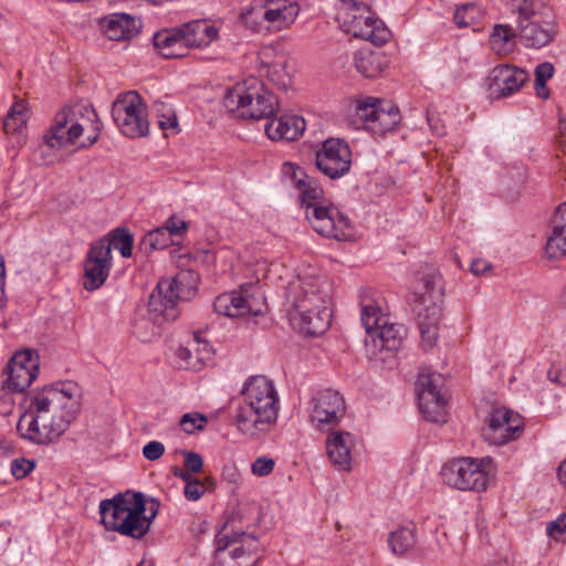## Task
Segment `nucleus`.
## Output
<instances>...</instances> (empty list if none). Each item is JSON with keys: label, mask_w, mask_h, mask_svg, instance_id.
Wrapping results in <instances>:
<instances>
[{"label": "nucleus", "mask_w": 566, "mask_h": 566, "mask_svg": "<svg viewBox=\"0 0 566 566\" xmlns=\"http://www.w3.org/2000/svg\"><path fill=\"white\" fill-rule=\"evenodd\" d=\"M285 300L292 323L301 333H325L332 317V287L328 280L311 266L300 268L287 282Z\"/></svg>", "instance_id": "1"}, {"label": "nucleus", "mask_w": 566, "mask_h": 566, "mask_svg": "<svg viewBox=\"0 0 566 566\" xmlns=\"http://www.w3.org/2000/svg\"><path fill=\"white\" fill-rule=\"evenodd\" d=\"M279 412L280 396L273 380L263 375L249 377L234 411L238 431L250 440H259L273 430Z\"/></svg>", "instance_id": "2"}, {"label": "nucleus", "mask_w": 566, "mask_h": 566, "mask_svg": "<svg viewBox=\"0 0 566 566\" xmlns=\"http://www.w3.org/2000/svg\"><path fill=\"white\" fill-rule=\"evenodd\" d=\"M283 172L290 184L300 191L306 219L318 234L338 241H348L354 238L349 219L337 207L322 205L324 191L315 180L291 163L283 165Z\"/></svg>", "instance_id": "3"}, {"label": "nucleus", "mask_w": 566, "mask_h": 566, "mask_svg": "<svg viewBox=\"0 0 566 566\" xmlns=\"http://www.w3.org/2000/svg\"><path fill=\"white\" fill-rule=\"evenodd\" d=\"M80 397L72 381H56L38 390V444L60 439L80 410Z\"/></svg>", "instance_id": "4"}, {"label": "nucleus", "mask_w": 566, "mask_h": 566, "mask_svg": "<svg viewBox=\"0 0 566 566\" xmlns=\"http://www.w3.org/2000/svg\"><path fill=\"white\" fill-rule=\"evenodd\" d=\"M199 282L195 271H180L175 277L163 279L150 294L147 316L135 327V334L143 342H150L159 335L160 327L175 321L178 315L177 301L190 297Z\"/></svg>", "instance_id": "5"}, {"label": "nucleus", "mask_w": 566, "mask_h": 566, "mask_svg": "<svg viewBox=\"0 0 566 566\" xmlns=\"http://www.w3.org/2000/svg\"><path fill=\"white\" fill-rule=\"evenodd\" d=\"M49 129L70 147L85 149L98 140L102 122L92 105L76 102L59 109Z\"/></svg>", "instance_id": "6"}, {"label": "nucleus", "mask_w": 566, "mask_h": 566, "mask_svg": "<svg viewBox=\"0 0 566 566\" xmlns=\"http://www.w3.org/2000/svg\"><path fill=\"white\" fill-rule=\"evenodd\" d=\"M145 511L144 497L138 493L127 492L99 504L104 526L135 539L142 538L149 531L150 518L146 517Z\"/></svg>", "instance_id": "7"}, {"label": "nucleus", "mask_w": 566, "mask_h": 566, "mask_svg": "<svg viewBox=\"0 0 566 566\" xmlns=\"http://www.w3.org/2000/svg\"><path fill=\"white\" fill-rule=\"evenodd\" d=\"M223 104L229 112L253 119L271 118L279 108L277 97L255 77H248L230 88Z\"/></svg>", "instance_id": "8"}, {"label": "nucleus", "mask_w": 566, "mask_h": 566, "mask_svg": "<svg viewBox=\"0 0 566 566\" xmlns=\"http://www.w3.org/2000/svg\"><path fill=\"white\" fill-rule=\"evenodd\" d=\"M442 302L443 291L440 279L436 275L422 277L416 287L413 311L418 317L421 344L424 349L432 348L438 339Z\"/></svg>", "instance_id": "9"}, {"label": "nucleus", "mask_w": 566, "mask_h": 566, "mask_svg": "<svg viewBox=\"0 0 566 566\" xmlns=\"http://www.w3.org/2000/svg\"><path fill=\"white\" fill-rule=\"evenodd\" d=\"M259 553L260 543L255 536L223 530L216 536L213 566H255Z\"/></svg>", "instance_id": "10"}, {"label": "nucleus", "mask_w": 566, "mask_h": 566, "mask_svg": "<svg viewBox=\"0 0 566 566\" xmlns=\"http://www.w3.org/2000/svg\"><path fill=\"white\" fill-rule=\"evenodd\" d=\"M488 459L458 458L447 462L441 470L443 482L457 490L483 492L491 478Z\"/></svg>", "instance_id": "11"}, {"label": "nucleus", "mask_w": 566, "mask_h": 566, "mask_svg": "<svg viewBox=\"0 0 566 566\" xmlns=\"http://www.w3.org/2000/svg\"><path fill=\"white\" fill-rule=\"evenodd\" d=\"M300 13V6L294 0H265L251 4L240 13L247 25L265 24L266 29L281 31L291 27Z\"/></svg>", "instance_id": "12"}, {"label": "nucleus", "mask_w": 566, "mask_h": 566, "mask_svg": "<svg viewBox=\"0 0 566 566\" xmlns=\"http://www.w3.org/2000/svg\"><path fill=\"white\" fill-rule=\"evenodd\" d=\"M112 116L125 136L138 138L148 135L149 122L146 106L138 93L130 91L119 95L113 102Z\"/></svg>", "instance_id": "13"}, {"label": "nucleus", "mask_w": 566, "mask_h": 566, "mask_svg": "<svg viewBox=\"0 0 566 566\" xmlns=\"http://www.w3.org/2000/svg\"><path fill=\"white\" fill-rule=\"evenodd\" d=\"M418 405L424 418L431 422H446L448 399L440 374L423 369L416 381Z\"/></svg>", "instance_id": "14"}, {"label": "nucleus", "mask_w": 566, "mask_h": 566, "mask_svg": "<svg viewBox=\"0 0 566 566\" xmlns=\"http://www.w3.org/2000/svg\"><path fill=\"white\" fill-rule=\"evenodd\" d=\"M350 107L360 118L363 127L375 135L392 130L400 120L399 111L395 105L374 97L356 98Z\"/></svg>", "instance_id": "15"}, {"label": "nucleus", "mask_w": 566, "mask_h": 566, "mask_svg": "<svg viewBox=\"0 0 566 566\" xmlns=\"http://www.w3.org/2000/svg\"><path fill=\"white\" fill-rule=\"evenodd\" d=\"M338 21L344 32L375 45H382L390 38V31L376 17L370 7L359 11L338 13Z\"/></svg>", "instance_id": "16"}, {"label": "nucleus", "mask_w": 566, "mask_h": 566, "mask_svg": "<svg viewBox=\"0 0 566 566\" xmlns=\"http://www.w3.org/2000/svg\"><path fill=\"white\" fill-rule=\"evenodd\" d=\"M216 313L227 317L237 318L244 316H258L265 310V303L261 295H258L256 287L248 284L238 291L222 293L216 297L213 303Z\"/></svg>", "instance_id": "17"}, {"label": "nucleus", "mask_w": 566, "mask_h": 566, "mask_svg": "<svg viewBox=\"0 0 566 566\" xmlns=\"http://www.w3.org/2000/svg\"><path fill=\"white\" fill-rule=\"evenodd\" d=\"M518 36L523 45L531 49H541L548 45L557 33L556 23L548 11H532L518 14Z\"/></svg>", "instance_id": "18"}, {"label": "nucleus", "mask_w": 566, "mask_h": 566, "mask_svg": "<svg viewBox=\"0 0 566 566\" xmlns=\"http://www.w3.org/2000/svg\"><path fill=\"white\" fill-rule=\"evenodd\" d=\"M112 268L111 244L101 239L91 244L84 261L83 287L86 291H96L102 287Z\"/></svg>", "instance_id": "19"}, {"label": "nucleus", "mask_w": 566, "mask_h": 566, "mask_svg": "<svg viewBox=\"0 0 566 566\" xmlns=\"http://www.w3.org/2000/svg\"><path fill=\"white\" fill-rule=\"evenodd\" d=\"M523 430L524 424L517 413L499 408L491 413L483 428V437L492 444L502 446L518 438Z\"/></svg>", "instance_id": "20"}, {"label": "nucleus", "mask_w": 566, "mask_h": 566, "mask_svg": "<svg viewBox=\"0 0 566 566\" xmlns=\"http://www.w3.org/2000/svg\"><path fill=\"white\" fill-rule=\"evenodd\" d=\"M317 168L332 179L348 172L352 164V153L348 145L339 139H327L316 153Z\"/></svg>", "instance_id": "21"}, {"label": "nucleus", "mask_w": 566, "mask_h": 566, "mask_svg": "<svg viewBox=\"0 0 566 566\" xmlns=\"http://www.w3.org/2000/svg\"><path fill=\"white\" fill-rule=\"evenodd\" d=\"M344 398L338 391L326 389L312 399L311 421L319 430L335 426L345 416Z\"/></svg>", "instance_id": "22"}, {"label": "nucleus", "mask_w": 566, "mask_h": 566, "mask_svg": "<svg viewBox=\"0 0 566 566\" xmlns=\"http://www.w3.org/2000/svg\"><path fill=\"white\" fill-rule=\"evenodd\" d=\"M32 349L18 350L6 364L3 388L11 392L24 391L35 379Z\"/></svg>", "instance_id": "23"}, {"label": "nucleus", "mask_w": 566, "mask_h": 566, "mask_svg": "<svg viewBox=\"0 0 566 566\" xmlns=\"http://www.w3.org/2000/svg\"><path fill=\"white\" fill-rule=\"evenodd\" d=\"M356 437L345 430L331 431L325 441V449L331 464L340 472H349L353 463V451Z\"/></svg>", "instance_id": "24"}, {"label": "nucleus", "mask_w": 566, "mask_h": 566, "mask_svg": "<svg viewBox=\"0 0 566 566\" xmlns=\"http://www.w3.org/2000/svg\"><path fill=\"white\" fill-rule=\"evenodd\" d=\"M527 73L513 65H499L489 76V90L496 97H506L517 92L526 82Z\"/></svg>", "instance_id": "25"}, {"label": "nucleus", "mask_w": 566, "mask_h": 566, "mask_svg": "<svg viewBox=\"0 0 566 566\" xmlns=\"http://www.w3.org/2000/svg\"><path fill=\"white\" fill-rule=\"evenodd\" d=\"M268 119L265 133L273 140H295L305 130V120L297 115L284 114Z\"/></svg>", "instance_id": "26"}, {"label": "nucleus", "mask_w": 566, "mask_h": 566, "mask_svg": "<svg viewBox=\"0 0 566 566\" xmlns=\"http://www.w3.org/2000/svg\"><path fill=\"white\" fill-rule=\"evenodd\" d=\"M103 34L112 41H124L138 33V25L134 17L126 13H113L98 22Z\"/></svg>", "instance_id": "27"}, {"label": "nucleus", "mask_w": 566, "mask_h": 566, "mask_svg": "<svg viewBox=\"0 0 566 566\" xmlns=\"http://www.w3.org/2000/svg\"><path fill=\"white\" fill-rule=\"evenodd\" d=\"M180 30L188 49L208 46L219 36V30L205 20H195L182 24Z\"/></svg>", "instance_id": "28"}, {"label": "nucleus", "mask_w": 566, "mask_h": 566, "mask_svg": "<svg viewBox=\"0 0 566 566\" xmlns=\"http://www.w3.org/2000/svg\"><path fill=\"white\" fill-rule=\"evenodd\" d=\"M69 148L70 146L62 140L61 136L48 129L42 136L39 165L50 167L64 161L72 153Z\"/></svg>", "instance_id": "29"}, {"label": "nucleus", "mask_w": 566, "mask_h": 566, "mask_svg": "<svg viewBox=\"0 0 566 566\" xmlns=\"http://www.w3.org/2000/svg\"><path fill=\"white\" fill-rule=\"evenodd\" d=\"M154 45L166 59L182 57L188 52L180 27L156 33Z\"/></svg>", "instance_id": "30"}, {"label": "nucleus", "mask_w": 566, "mask_h": 566, "mask_svg": "<svg viewBox=\"0 0 566 566\" xmlns=\"http://www.w3.org/2000/svg\"><path fill=\"white\" fill-rule=\"evenodd\" d=\"M272 49H265L261 53V61L264 69V75L277 88L286 90L292 84V71L290 70L289 61L284 55H279L272 63L265 60L270 57Z\"/></svg>", "instance_id": "31"}, {"label": "nucleus", "mask_w": 566, "mask_h": 566, "mask_svg": "<svg viewBox=\"0 0 566 566\" xmlns=\"http://www.w3.org/2000/svg\"><path fill=\"white\" fill-rule=\"evenodd\" d=\"M403 332L405 329L401 325L390 323L389 318H387L385 324L377 327L373 334L368 335V337L375 348L379 350L394 352L401 346Z\"/></svg>", "instance_id": "32"}, {"label": "nucleus", "mask_w": 566, "mask_h": 566, "mask_svg": "<svg viewBox=\"0 0 566 566\" xmlns=\"http://www.w3.org/2000/svg\"><path fill=\"white\" fill-rule=\"evenodd\" d=\"M360 307L361 323L368 335L373 334L381 324H385V321L388 318L380 297L364 295L361 296Z\"/></svg>", "instance_id": "33"}, {"label": "nucleus", "mask_w": 566, "mask_h": 566, "mask_svg": "<svg viewBox=\"0 0 566 566\" xmlns=\"http://www.w3.org/2000/svg\"><path fill=\"white\" fill-rule=\"evenodd\" d=\"M354 64L363 76L373 78L384 72L387 60L380 52L364 48L355 53Z\"/></svg>", "instance_id": "34"}, {"label": "nucleus", "mask_w": 566, "mask_h": 566, "mask_svg": "<svg viewBox=\"0 0 566 566\" xmlns=\"http://www.w3.org/2000/svg\"><path fill=\"white\" fill-rule=\"evenodd\" d=\"M416 543V526L412 524L398 526L396 530L390 532L388 536V545L391 552L396 555L407 554L413 548Z\"/></svg>", "instance_id": "35"}, {"label": "nucleus", "mask_w": 566, "mask_h": 566, "mask_svg": "<svg viewBox=\"0 0 566 566\" xmlns=\"http://www.w3.org/2000/svg\"><path fill=\"white\" fill-rule=\"evenodd\" d=\"M516 33L509 24H495L490 34V46L499 55H506L515 49Z\"/></svg>", "instance_id": "36"}, {"label": "nucleus", "mask_w": 566, "mask_h": 566, "mask_svg": "<svg viewBox=\"0 0 566 566\" xmlns=\"http://www.w3.org/2000/svg\"><path fill=\"white\" fill-rule=\"evenodd\" d=\"M211 350L207 346L203 345V348L200 350L196 349V353L189 348L179 346L176 350V357L178 359V365L185 369L199 370L206 364V360L210 359Z\"/></svg>", "instance_id": "37"}, {"label": "nucleus", "mask_w": 566, "mask_h": 566, "mask_svg": "<svg viewBox=\"0 0 566 566\" xmlns=\"http://www.w3.org/2000/svg\"><path fill=\"white\" fill-rule=\"evenodd\" d=\"M29 113L23 102L14 103L3 122L4 132L7 134H22L29 118Z\"/></svg>", "instance_id": "38"}, {"label": "nucleus", "mask_w": 566, "mask_h": 566, "mask_svg": "<svg viewBox=\"0 0 566 566\" xmlns=\"http://www.w3.org/2000/svg\"><path fill=\"white\" fill-rule=\"evenodd\" d=\"M27 405L25 411L21 415L17 430L20 436L24 439H28L32 442L35 441V411L33 408L35 407V396L28 395L24 399Z\"/></svg>", "instance_id": "39"}, {"label": "nucleus", "mask_w": 566, "mask_h": 566, "mask_svg": "<svg viewBox=\"0 0 566 566\" xmlns=\"http://www.w3.org/2000/svg\"><path fill=\"white\" fill-rule=\"evenodd\" d=\"M172 243L168 231L160 227L149 231L140 242V250L149 254L156 250H163Z\"/></svg>", "instance_id": "40"}, {"label": "nucleus", "mask_w": 566, "mask_h": 566, "mask_svg": "<svg viewBox=\"0 0 566 566\" xmlns=\"http://www.w3.org/2000/svg\"><path fill=\"white\" fill-rule=\"evenodd\" d=\"M545 255L548 260L557 261L566 258V232L552 229L545 245Z\"/></svg>", "instance_id": "41"}, {"label": "nucleus", "mask_w": 566, "mask_h": 566, "mask_svg": "<svg viewBox=\"0 0 566 566\" xmlns=\"http://www.w3.org/2000/svg\"><path fill=\"white\" fill-rule=\"evenodd\" d=\"M111 244V250H118L124 258H129L133 251L134 238L126 229H115L109 238H105Z\"/></svg>", "instance_id": "42"}, {"label": "nucleus", "mask_w": 566, "mask_h": 566, "mask_svg": "<svg viewBox=\"0 0 566 566\" xmlns=\"http://www.w3.org/2000/svg\"><path fill=\"white\" fill-rule=\"evenodd\" d=\"M554 65L549 62L541 63L535 69V91L538 97L547 98L549 96V90L546 86V82L554 75Z\"/></svg>", "instance_id": "43"}, {"label": "nucleus", "mask_w": 566, "mask_h": 566, "mask_svg": "<svg viewBox=\"0 0 566 566\" xmlns=\"http://www.w3.org/2000/svg\"><path fill=\"white\" fill-rule=\"evenodd\" d=\"M207 484L213 485L212 478H206L205 481L195 479L192 482L185 484L184 495L188 501H198L207 491Z\"/></svg>", "instance_id": "44"}, {"label": "nucleus", "mask_w": 566, "mask_h": 566, "mask_svg": "<svg viewBox=\"0 0 566 566\" xmlns=\"http://www.w3.org/2000/svg\"><path fill=\"white\" fill-rule=\"evenodd\" d=\"M207 418L198 412L186 413L181 417L179 424L182 430L187 433H193L196 431H201L205 429L207 424Z\"/></svg>", "instance_id": "45"}, {"label": "nucleus", "mask_w": 566, "mask_h": 566, "mask_svg": "<svg viewBox=\"0 0 566 566\" xmlns=\"http://www.w3.org/2000/svg\"><path fill=\"white\" fill-rule=\"evenodd\" d=\"M158 113V125L163 130L172 129L177 130L178 120L174 109L165 105L164 103H158L157 105Z\"/></svg>", "instance_id": "46"}, {"label": "nucleus", "mask_w": 566, "mask_h": 566, "mask_svg": "<svg viewBox=\"0 0 566 566\" xmlns=\"http://www.w3.org/2000/svg\"><path fill=\"white\" fill-rule=\"evenodd\" d=\"M478 8L468 3L457 9L454 13V22L459 28H467L475 22L478 17Z\"/></svg>", "instance_id": "47"}, {"label": "nucleus", "mask_w": 566, "mask_h": 566, "mask_svg": "<svg viewBox=\"0 0 566 566\" xmlns=\"http://www.w3.org/2000/svg\"><path fill=\"white\" fill-rule=\"evenodd\" d=\"M547 535L560 542H566V514H560L556 520L547 523Z\"/></svg>", "instance_id": "48"}, {"label": "nucleus", "mask_w": 566, "mask_h": 566, "mask_svg": "<svg viewBox=\"0 0 566 566\" xmlns=\"http://www.w3.org/2000/svg\"><path fill=\"white\" fill-rule=\"evenodd\" d=\"M35 467V462L31 460H27L24 458L14 459L11 462V473L12 475L20 480L23 479L30 473Z\"/></svg>", "instance_id": "49"}, {"label": "nucleus", "mask_w": 566, "mask_h": 566, "mask_svg": "<svg viewBox=\"0 0 566 566\" xmlns=\"http://www.w3.org/2000/svg\"><path fill=\"white\" fill-rule=\"evenodd\" d=\"M275 462L271 458L260 457L251 465V471L256 476H266L272 473Z\"/></svg>", "instance_id": "50"}, {"label": "nucleus", "mask_w": 566, "mask_h": 566, "mask_svg": "<svg viewBox=\"0 0 566 566\" xmlns=\"http://www.w3.org/2000/svg\"><path fill=\"white\" fill-rule=\"evenodd\" d=\"M143 457L148 461H156L165 453V446L156 440L149 441L143 447Z\"/></svg>", "instance_id": "51"}, {"label": "nucleus", "mask_w": 566, "mask_h": 566, "mask_svg": "<svg viewBox=\"0 0 566 566\" xmlns=\"http://www.w3.org/2000/svg\"><path fill=\"white\" fill-rule=\"evenodd\" d=\"M181 454L184 455L186 469H188L190 472H193V473H199L202 471L203 459L199 453L193 452V451L182 450Z\"/></svg>", "instance_id": "52"}, {"label": "nucleus", "mask_w": 566, "mask_h": 566, "mask_svg": "<svg viewBox=\"0 0 566 566\" xmlns=\"http://www.w3.org/2000/svg\"><path fill=\"white\" fill-rule=\"evenodd\" d=\"M548 380L558 386H566V365L562 363L552 364L547 371Z\"/></svg>", "instance_id": "53"}, {"label": "nucleus", "mask_w": 566, "mask_h": 566, "mask_svg": "<svg viewBox=\"0 0 566 566\" xmlns=\"http://www.w3.org/2000/svg\"><path fill=\"white\" fill-rule=\"evenodd\" d=\"M164 228L168 231L170 237L182 235L188 229V223L186 221L172 216L167 219Z\"/></svg>", "instance_id": "54"}, {"label": "nucleus", "mask_w": 566, "mask_h": 566, "mask_svg": "<svg viewBox=\"0 0 566 566\" xmlns=\"http://www.w3.org/2000/svg\"><path fill=\"white\" fill-rule=\"evenodd\" d=\"M552 229L566 232V201L557 207L552 219Z\"/></svg>", "instance_id": "55"}, {"label": "nucleus", "mask_w": 566, "mask_h": 566, "mask_svg": "<svg viewBox=\"0 0 566 566\" xmlns=\"http://www.w3.org/2000/svg\"><path fill=\"white\" fill-rule=\"evenodd\" d=\"M342 8L338 13L342 12H354L371 6V0H339Z\"/></svg>", "instance_id": "56"}, {"label": "nucleus", "mask_w": 566, "mask_h": 566, "mask_svg": "<svg viewBox=\"0 0 566 566\" xmlns=\"http://www.w3.org/2000/svg\"><path fill=\"white\" fill-rule=\"evenodd\" d=\"M506 6L511 7L512 10H516L518 14H525L535 8V0H504Z\"/></svg>", "instance_id": "57"}, {"label": "nucleus", "mask_w": 566, "mask_h": 566, "mask_svg": "<svg viewBox=\"0 0 566 566\" xmlns=\"http://www.w3.org/2000/svg\"><path fill=\"white\" fill-rule=\"evenodd\" d=\"M221 475L222 479L229 482L230 484H237L240 480V472L234 463L224 464L222 468Z\"/></svg>", "instance_id": "58"}, {"label": "nucleus", "mask_w": 566, "mask_h": 566, "mask_svg": "<svg viewBox=\"0 0 566 566\" xmlns=\"http://www.w3.org/2000/svg\"><path fill=\"white\" fill-rule=\"evenodd\" d=\"M490 268L491 265L489 262L481 259H476L472 261L470 265V271L476 275H480L485 273Z\"/></svg>", "instance_id": "59"}, {"label": "nucleus", "mask_w": 566, "mask_h": 566, "mask_svg": "<svg viewBox=\"0 0 566 566\" xmlns=\"http://www.w3.org/2000/svg\"><path fill=\"white\" fill-rule=\"evenodd\" d=\"M174 475L176 478H179L181 479L185 484H188L189 482H192L196 478L193 476V472H190L188 469H180V468H175L174 469Z\"/></svg>", "instance_id": "60"}, {"label": "nucleus", "mask_w": 566, "mask_h": 566, "mask_svg": "<svg viewBox=\"0 0 566 566\" xmlns=\"http://www.w3.org/2000/svg\"><path fill=\"white\" fill-rule=\"evenodd\" d=\"M558 146L560 150L566 154V126H560V133L558 137Z\"/></svg>", "instance_id": "61"}, {"label": "nucleus", "mask_w": 566, "mask_h": 566, "mask_svg": "<svg viewBox=\"0 0 566 566\" xmlns=\"http://www.w3.org/2000/svg\"><path fill=\"white\" fill-rule=\"evenodd\" d=\"M558 478L560 482L566 485V460L563 461L558 468Z\"/></svg>", "instance_id": "62"}, {"label": "nucleus", "mask_w": 566, "mask_h": 566, "mask_svg": "<svg viewBox=\"0 0 566 566\" xmlns=\"http://www.w3.org/2000/svg\"><path fill=\"white\" fill-rule=\"evenodd\" d=\"M4 273H6V270H4V260L2 258V255L0 254V281L3 280L4 277ZM0 292L2 293L3 290H0Z\"/></svg>", "instance_id": "63"}, {"label": "nucleus", "mask_w": 566, "mask_h": 566, "mask_svg": "<svg viewBox=\"0 0 566 566\" xmlns=\"http://www.w3.org/2000/svg\"><path fill=\"white\" fill-rule=\"evenodd\" d=\"M277 271V265L276 264H272L269 272L272 273V272H276Z\"/></svg>", "instance_id": "64"}]
</instances>
